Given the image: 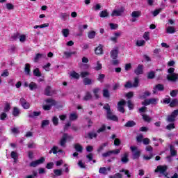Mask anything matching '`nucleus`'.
I'll list each match as a JSON object with an SVG mask.
<instances>
[{
    "label": "nucleus",
    "instance_id": "nucleus-45",
    "mask_svg": "<svg viewBox=\"0 0 178 178\" xmlns=\"http://www.w3.org/2000/svg\"><path fill=\"white\" fill-rule=\"evenodd\" d=\"M95 31H90L88 33V38H90V40H92V38H95Z\"/></svg>",
    "mask_w": 178,
    "mask_h": 178
},
{
    "label": "nucleus",
    "instance_id": "nucleus-57",
    "mask_svg": "<svg viewBox=\"0 0 178 178\" xmlns=\"http://www.w3.org/2000/svg\"><path fill=\"white\" fill-rule=\"evenodd\" d=\"M143 120L145 122H151V118L147 115H142Z\"/></svg>",
    "mask_w": 178,
    "mask_h": 178
},
{
    "label": "nucleus",
    "instance_id": "nucleus-24",
    "mask_svg": "<svg viewBox=\"0 0 178 178\" xmlns=\"http://www.w3.org/2000/svg\"><path fill=\"white\" fill-rule=\"evenodd\" d=\"M99 173L106 175H108V169L106 167H102L99 170Z\"/></svg>",
    "mask_w": 178,
    "mask_h": 178
},
{
    "label": "nucleus",
    "instance_id": "nucleus-36",
    "mask_svg": "<svg viewBox=\"0 0 178 178\" xmlns=\"http://www.w3.org/2000/svg\"><path fill=\"white\" fill-rule=\"evenodd\" d=\"M33 76L36 77H41V72H40V69L36 68L33 70Z\"/></svg>",
    "mask_w": 178,
    "mask_h": 178
},
{
    "label": "nucleus",
    "instance_id": "nucleus-15",
    "mask_svg": "<svg viewBox=\"0 0 178 178\" xmlns=\"http://www.w3.org/2000/svg\"><path fill=\"white\" fill-rule=\"evenodd\" d=\"M178 79V74L172 73L171 75L167 76V79L169 80V81H176Z\"/></svg>",
    "mask_w": 178,
    "mask_h": 178
},
{
    "label": "nucleus",
    "instance_id": "nucleus-22",
    "mask_svg": "<svg viewBox=\"0 0 178 178\" xmlns=\"http://www.w3.org/2000/svg\"><path fill=\"white\" fill-rule=\"evenodd\" d=\"M40 115H41V112L40 111H34V112H31L29 113V118H37V116H40Z\"/></svg>",
    "mask_w": 178,
    "mask_h": 178
},
{
    "label": "nucleus",
    "instance_id": "nucleus-34",
    "mask_svg": "<svg viewBox=\"0 0 178 178\" xmlns=\"http://www.w3.org/2000/svg\"><path fill=\"white\" fill-rule=\"evenodd\" d=\"M70 76L73 79H80V74H79V73H77L74 71H73L72 72L70 73Z\"/></svg>",
    "mask_w": 178,
    "mask_h": 178
},
{
    "label": "nucleus",
    "instance_id": "nucleus-2",
    "mask_svg": "<svg viewBox=\"0 0 178 178\" xmlns=\"http://www.w3.org/2000/svg\"><path fill=\"white\" fill-rule=\"evenodd\" d=\"M130 149L132 152V159H138L140 158V155H141V152L138 150V148L136 146H131Z\"/></svg>",
    "mask_w": 178,
    "mask_h": 178
},
{
    "label": "nucleus",
    "instance_id": "nucleus-18",
    "mask_svg": "<svg viewBox=\"0 0 178 178\" xmlns=\"http://www.w3.org/2000/svg\"><path fill=\"white\" fill-rule=\"evenodd\" d=\"M131 16L134 19H138V17L141 16V10L133 11L131 14Z\"/></svg>",
    "mask_w": 178,
    "mask_h": 178
},
{
    "label": "nucleus",
    "instance_id": "nucleus-26",
    "mask_svg": "<svg viewBox=\"0 0 178 178\" xmlns=\"http://www.w3.org/2000/svg\"><path fill=\"white\" fill-rule=\"evenodd\" d=\"M29 88H30L31 91L37 90V88H38L37 83H35V82H31L29 83Z\"/></svg>",
    "mask_w": 178,
    "mask_h": 178
},
{
    "label": "nucleus",
    "instance_id": "nucleus-13",
    "mask_svg": "<svg viewBox=\"0 0 178 178\" xmlns=\"http://www.w3.org/2000/svg\"><path fill=\"white\" fill-rule=\"evenodd\" d=\"M164 89H165V87L163 86V85L159 83L156 85L154 88H153V92L154 94H156L157 91H163Z\"/></svg>",
    "mask_w": 178,
    "mask_h": 178
},
{
    "label": "nucleus",
    "instance_id": "nucleus-28",
    "mask_svg": "<svg viewBox=\"0 0 178 178\" xmlns=\"http://www.w3.org/2000/svg\"><path fill=\"white\" fill-rule=\"evenodd\" d=\"M30 67H31L30 64L26 63L25 65L24 72H25V74H27L28 76L30 75Z\"/></svg>",
    "mask_w": 178,
    "mask_h": 178
},
{
    "label": "nucleus",
    "instance_id": "nucleus-51",
    "mask_svg": "<svg viewBox=\"0 0 178 178\" xmlns=\"http://www.w3.org/2000/svg\"><path fill=\"white\" fill-rule=\"evenodd\" d=\"M103 96L106 98H109V90L108 89L103 90Z\"/></svg>",
    "mask_w": 178,
    "mask_h": 178
},
{
    "label": "nucleus",
    "instance_id": "nucleus-32",
    "mask_svg": "<svg viewBox=\"0 0 178 178\" xmlns=\"http://www.w3.org/2000/svg\"><path fill=\"white\" fill-rule=\"evenodd\" d=\"M177 105H178L177 99H172L170 103V106H171V108H175V106H177Z\"/></svg>",
    "mask_w": 178,
    "mask_h": 178
},
{
    "label": "nucleus",
    "instance_id": "nucleus-39",
    "mask_svg": "<svg viewBox=\"0 0 178 178\" xmlns=\"http://www.w3.org/2000/svg\"><path fill=\"white\" fill-rule=\"evenodd\" d=\"M44 56V54H37L34 58V62H38Z\"/></svg>",
    "mask_w": 178,
    "mask_h": 178
},
{
    "label": "nucleus",
    "instance_id": "nucleus-29",
    "mask_svg": "<svg viewBox=\"0 0 178 178\" xmlns=\"http://www.w3.org/2000/svg\"><path fill=\"white\" fill-rule=\"evenodd\" d=\"M91 98H92V95H91L90 92H87L85 97H83V101H90Z\"/></svg>",
    "mask_w": 178,
    "mask_h": 178
},
{
    "label": "nucleus",
    "instance_id": "nucleus-6",
    "mask_svg": "<svg viewBox=\"0 0 178 178\" xmlns=\"http://www.w3.org/2000/svg\"><path fill=\"white\" fill-rule=\"evenodd\" d=\"M158 101H159V99L156 98L147 99L142 102V105H145V106H147V105H156Z\"/></svg>",
    "mask_w": 178,
    "mask_h": 178
},
{
    "label": "nucleus",
    "instance_id": "nucleus-12",
    "mask_svg": "<svg viewBox=\"0 0 178 178\" xmlns=\"http://www.w3.org/2000/svg\"><path fill=\"white\" fill-rule=\"evenodd\" d=\"M20 102L24 109H29V108H30V103H29L24 98H21Z\"/></svg>",
    "mask_w": 178,
    "mask_h": 178
},
{
    "label": "nucleus",
    "instance_id": "nucleus-42",
    "mask_svg": "<svg viewBox=\"0 0 178 178\" xmlns=\"http://www.w3.org/2000/svg\"><path fill=\"white\" fill-rule=\"evenodd\" d=\"M143 38H144V40H145V41H149V40H150V38H149V32H145V33H143Z\"/></svg>",
    "mask_w": 178,
    "mask_h": 178
},
{
    "label": "nucleus",
    "instance_id": "nucleus-43",
    "mask_svg": "<svg viewBox=\"0 0 178 178\" xmlns=\"http://www.w3.org/2000/svg\"><path fill=\"white\" fill-rule=\"evenodd\" d=\"M97 134H86L85 135L86 138H88L89 140H92V138H97Z\"/></svg>",
    "mask_w": 178,
    "mask_h": 178
},
{
    "label": "nucleus",
    "instance_id": "nucleus-61",
    "mask_svg": "<svg viewBox=\"0 0 178 178\" xmlns=\"http://www.w3.org/2000/svg\"><path fill=\"white\" fill-rule=\"evenodd\" d=\"M123 176L120 173H116L113 176H111L110 178H122Z\"/></svg>",
    "mask_w": 178,
    "mask_h": 178
},
{
    "label": "nucleus",
    "instance_id": "nucleus-52",
    "mask_svg": "<svg viewBox=\"0 0 178 178\" xmlns=\"http://www.w3.org/2000/svg\"><path fill=\"white\" fill-rule=\"evenodd\" d=\"M140 83V80L138 79V78H135L134 79V83L132 84L133 85V87H138V84Z\"/></svg>",
    "mask_w": 178,
    "mask_h": 178
},
{
    "label": "nucleus",
    "instance_id": "nucleus-19",
    "mask_svg": "<svg viewBox=\"0 0 178 178\" xmlns=\"http://www.w3.org/2000/svg\"><path fill=\"white\" fill-rule=\"evenodd\" d=\"M170 152L171 156H176L177 155V150L175 148V146L170 145Z\"/></svg>",
    "mask_w": 178,
    "mask_h": 178
},
{
    "label": "nucleus",
    "instance_id": "nucleus-8",
    "mask_svg": "<svg viewBox=\"0 0 178 178\" xmlns=\"http://www.w3.org/2000/svg\"><path fill=\"white\" fill-rule=\"evenodd\" d=\"M124 13V7H121L119 10H114L111 13V16H122Z\"/></svg>",
    "mask_w": 178,
    "mask_h": 178
},
{
    "label": "nucleus",
    "instance_id": "nucleus-47",
    "mask_svg": "<svg viewBox=\"0 0 178 178\" xmlns=\"http://www.w3.org/2000/svg\"><path fill=\"white\" fill-rule=\"evenodd\" d=\"M6 8L8 9V10H13V9H15V6H13V4L10 3H7L6 4Z\"/></svg>",
    "mask_w": 178,
    "mask_h": 178
},
{
    "label": "nucleus",
    "instance_id": "nucleus-53",
    "mask_svg": "<svg viewBox=\"0 0 178 178\" xmlns=\"http://www.w3.org/2000/svg\"><path fill=\"white\" fill-rule=\"evenodd\" d=\"M111 155H112V152L111 150L102 154L103 158H108V156H111Z\"/></svg>",
    "mask_w": 178,
    "mask_h": 178
},
{
    "label": "nucleus",
    "instance_id": "nucleus-3",
    "mask_svg": "<svg viewBox=\"0 0 178 178\" xmlns=\"http://www.w3.org/2000/svg\"><path fill=\"white\" fill-rule=\"evenodd\" d=\"M72 140H73L72 136L64 134L60 140V145L65 147H66V143H67V141H72Z\"/></svg>",
    "mask_w": 178,
    "mask_h": 178
},
{
    "label": "nucleus",
    "instance_id": "nucleus-30",
    "mask_svg": "<svg viewBox=\"0 0 178 178\" xmlns=\"http://www.w3.org/2000/svg\"><path fill=\"white\" fill-rule=\"evenodd\" d=\"M83 84L85 86H90V84H92V81L90 78H85L83 79Z\"/></svg>",
    "mask_w": 178,
    "mask_h": 178
},
{
    "label": "nucleus",
    "instance_id": "nucleus-49",
    "mask_svg": "<svg viewBox=\"0 0 178 178\" xmlns=\"http://www.w3.org/2000/svg\"><path fill=\"white\" fill-rule=\"evenodd\" d=\"M62 34L64 37H68L69 35V29H64L62 30Z\"/></svg>",
    "mask_w": 178,
    "mask_h": 178
},
{
    "label": "nucleus",
    "instance_id": "nucleus-10",
    "mask_svg": "<svg viewBox=\"0 0 178 178\" xmlns=\"http://www.w3.org/2000/svg\"><path fill=\"white\" fill-rule=\"evenodd\" d=\"M178 116V110L174 111L171 115L168 116V122H175V120Z\"/></svg>",
    "mask_w": 178,
    "mask_h": 178
},
{
    "label": "nucleus",
    "instance_id": "nucleus-5",
    "mask_svg": "<svg viewBox=\"0 0 178 178\" xmlns=\"http://www.w3.org/2000/svg\"><path fill=\"white\" fill-rule=\"evenodd\" d=\"M166 170H168V165H159L157 166V168L155 170V172H160V175H163L164 176L166 177V175H168Z\"/></svg>",
    "mask_w": 178,
    "mask_h": 178
},
{
    "label": "nucleus",
    "instance_id": "nucleus-35",
    "mask_svg": "<svg viewBox=\"0 0 178 178\" xmlns=\"http://www.w3.org/2000/svg\"><path fill=\"white\" fill-rule=\"evenodd\" d=\"M77 113H72L70 114V120L73 121L77 119Z\"/></svg>",
    "mask_w": 178,
    "mask_h": 178
},
{
    "label": "nucleus",
    "instance_id": "nucleus-14",
    "mask_svg": "<svg viewBox=\"0 0 178 178\" xmlns=\"http://www.w3.org/2000/svg\"><path fill=\"white\" fill-rule=\"evenodd\" d=\"M54 91L52 90L51 88V86H47L44 90V95H47V97H51V95H54Z\"/></svg>",
    "mask_w": 178,
    "mask_h": 178
},
{
    "label": "nucleus",
    "instance_id": "nucleus-56",
    "mask_svg": "<svg viewBox=\"0 0 178 178\" xmlns=\"http://www.w3.org/2000/svg\"><path fill=\"white\" fill-rule=\"evenodd\" d=\"M154 77H155V72H150L148 73L147 79H154Z\"/></svg>",
    "mask_w": 178,
    "mask_h": 178
},
{
    "label": "nucleus",
    "instance_id": "nucleus-38",
    "mask_svg": "<svg viewBox=\"0 0 178 178\" xmlns=\"http://www.w3.org/2000/svg\"><path fill=\"white\" fill-rule=\"evenodd\" d=\"M136 45H137V47H143V45H145V40H137Z\"/></svg>",
    "mask_w": 178,
    "mask_h": 178
},
{
    "label": "nucleus",
    "instance_id": "nucleus-60",
    "mask_svg": "<svg viewBox=\"0 0 178 178\" xmlns=\"http://www.w3.org/2000/svg\"><path fill=\"white\" fill-rule=\"evenodd\" d=\"M178 94V90H173L172 91L170 92V96L171 97H177Z\"/></svg>",
    "mask_w": 178,
    "mask_h": 178
},
{
    "label": "nucleus",
    "instance_id": "nucleus-21",
    "mask_svg": "<svg viewBox=\"0 0 178 178\" xmlns=\"http://www.w3.org/2000/svg\"><path fill=\"white\" fill-rule=\"evenodd\" d=\"M118 54H119V51L118 49H113L111 52V57L112 59H116L118 58Z\"/></svg>",
    "mask_w": 178,
    "mask_h": 178
},
{
    "label": "nucleus",
    "instance_id": "nucleus-40",
    "mask_svg": "<svg viewBox=\"0 0 178 178\" xmlns=\"http://www.w3.org/2000/svg\"><path fill=\"white\" fill-rule=\"evenodd\" d=\"M13 115L14 116H18L19 115H20V110H19L17 107H15L13 108Z\"/></svg>",
    "mask_w": 178,
    "mask_h": 178
},
{
    "label": "nucleus",
    "instance_id": "nucleus-41",
    "mask_svg": "<svg viewBox=\"0 0 178 178\" xmlns=\"http://www.w3.org/2000/svg\"><path fill=\"white\" fill-rule=\"evenodd\" d=\"M18 155L17 153L15 151H13L11 152V158H13V159H14L15 162H16V161H17V158H18Z\"/></svg>",
    "mask_w": 178,
    "mask_h": 178
},
{
    "label": "nucleus",
    "instance_id": "nucleus-58",
    "mask_svg": "<svg viewBox=\"0 0 178 178\" xmlns=\"http://www.w3.org/2000/svg\"><path fill=\"white\" fill-rule=\"evenodd\" d=\"M54 162H49L46 165V169H53Z\"/></svg>",
    "mask_w": 178,
    "mask_h": 178
},
{
    "label": "nucleus",
    "instance_id": "nucleus-17",
    "mask_svg": "<svg viewBox=\"0 0 178 178\" xmlns=\"http://www.w3.org/2000/svg\"><path fill=\"white\" fill-rule=\"evenodd\" d=\"M165 33L167 34H175L176 33V29L175 26H168L165 29Z\"/></svg>",
    "mask_w": 178,
    "mask_h": 178
},
{
    "label": "nucleus",
    "instance_id": "nucleus-50",
    "mask_svg": "<svg viewBox=\"0 0 178 178\" xmlns=\"http://www.w3.org/2000/svg\"><path fill=\"white\" fill-rule=\"evenodd\" d=\"M149 95H151V92L146 91L144 92V95L140 96V99H145V98H147V97H149Z\"/></svg>",
    "mask_w": 178,
    "mask_h": 178
},
{
    "label": "nucleus",
    "instance_id": "nucleus-48",
    "mask_svg": "<svg viewBox=\"0 0 178 178\" xmlns=\"http://www.w3.org/2000/svg\"><path fill=\"white\" fill-rule=\"evenodd\" d=\"M99 88H97L93 90V94L95 95V98H99Z\"/></svg>",
    "mask_w": 178,
    "mask_h": 178
},
{
    "label": "nucleus",
    "instance_id": "nucleus-59",
    "mask_svg": "<svg viewBox=\"0 0 178 178\" xmlns=\"http://www.w3.org/2000/svg\"><path fill=\"white\" fill-rule=\"evenodd\" d=\"M49 67H51V63H49L43 66V69H44L46 72H49Z\"/></svg>",
    "mask_w": 178,
    "mask_h": 178
},
{
    "label": "nucleus",
    "instance_id": "nucleus-46",
    "mask_svg": "<svg viewBox=\"0 0 178 178\" xmlns=\"http://www.w3.org/2000/svg\"><path fill=\"white\" fill-rule=\"evenodd\" d=\"M60 19H62V20H66V19H67V17H69V14L61 13L60 14Z\"/></svg>",
    "mask_w": 178,
    "mask_h": 178
},
{
    "label": "nucleus",
    "instance_id": "nucleus-63",
    "mask_svg": "<svg viewBox=\"0 0 178 178\" xmlns=\"http://www.w3.org/2000/svg\"><path fill=\"white\" fill-rule=\"evenodd\" d=\"M26 35H21L19 36L20 42H24V41H26Z\"/></svg>",
    "mask_w": 178,
    "mask_h": 178
},
{
    "label": "nucleus",
    "instance_id": "nucleus-44",
    "mask_svg": "<svg viewBox=\"0 0 178 178\" xmlns=\"http://www.w3.org/2000/svg\"><path fill=\"white\" fill-rule=\"evenodd\" d=\"M54 173L55 176H62V169L54 170Z\"/></svg>",
    "mask_w": 178,
    "mask_h": 178
},
{
    "label": "nucleus",
    "instance_id": "nucleus-25",
    "mask_svg": "<svg viewBox=\"0 0 178 178\" xmlns=\"http://www.w3.org/2000/svg\"><path fill=\"white\" fill-rule=\"evenodd\" d=\"M99 16L100 17H108V16H109V13H108V10H104L100 12Z\"/></svg>",
    "mask_w": 178,
    "mask_h": 178
},
{
    "label": "nucleus",
    "instance_id": "nucleus-4",
    "mask_svg": "<svg viewBox=\"0 0 178 178\" xmlns=\"http://www.w3.org/2000/svg\"><path fill=\"white\" fill-rule=\"evenodd\" d=\"M45 102L49 104L43 106L44 111H50L51 107L55 106V105H56V102L52 99H47L45 100Z\"/></svg>",
    "mask_w": 178,
    "mask_h": 178
},
{
    "label": "nucleus",
    "instance_id": "nucleus-33",
    "mask_svg": "<svg viewBox=\"0 0 178 178\" xmlns=\"http://www.w3.org/2000/svg\"><path fill=\"white\" fill-rule=\"evenodd\" d=\"M58 149H59V147L58 146H54L51 149L49 152V154L54 153V154H58Z\"/></svg>",
    "mask_w": 178,
    "mask_h": 178
},
{
    "label": "nucleus",
    "instance_id": "nucleus-54",
    "mask_svg": "<svg viewBox=\"0 0 178 178\" xmlns=\"http://www.w3.org/2000/svg\"><path fill=\"white\" fill-rule=\"evenodd\" d=\"M95 70H101L102 69V64L99 63V61H97V66L95 67Z\"/></svg>",
    "mask_w": 178,
    "mask_h": 178
},
{
    "label": "nucleus",
    "instance_id": "nucleus-62",
    "mask_svg": "<svg viewBox=\"0 0 178 178\" xmlns=\"http://www.w3.org/2000/svg\"><path fill=\"white\" fill-rule=\"evenodd\" d=\"M11 131L14 134H19V128H17V127L11 128Z\"/></svg>",
    "mask_w": 178,
    "mask_h": 178
},
{
    "label": "nucleus",
    "instance_id": "nucleus-9",
    "mask_svg": "<svg viewBox=\"0 0 178 178\" xmlns=\"http://www.w3.org/2000/svg\"><path fill=\"white\" fill-rule=\"evenodd\" d=\"M126 104V101L124 100H121L118 102V111L119 112H121V113H124V105Z\"/></svg>",
    "mask_w": 178,
    "mask_h": 178
},
{
    "label": "nucleus",
    "instance_id": "nucleus-31",
    "mask_svg": "<svg viewBox=\"0 0 178 178\" xmlns=\"http://www.w3.org/2000/svg\"><path fill=\"white\" fill-rule=\"evenodd\" d=\"M108 145V143H104L102 144L99 148L97 149V152L99 154V152H102L104 151V147H106Z\"/></svg>",
    "mask_w": 178,
    "mask_h": 178
},
{
    "label": "nucleus",
    "instance_id": "nucleus-11",
    "mask_svg": "<svg viewBox=\"0 0 178 178\" xmlns=\"http://www.w3.org/2000/svg\"><path fill=\"white\" fill-rule=\"evenodd\" d=\"M129 153L125 152L123 154L121 155V162L124 165H126V163H129Z\"/></svg>",
    "mask_w": 178,
    "mask_h": 178
},
{
    "label": "nucleus",
    "instance_id": "nucleus-37",
    "mask_svg": "<svg viewBox=\"0 0 178 178\" xmlns=\"http://www.w3.org/2000/svg\"><path fill=\"white\" fill-rule=\"evenodd\" d=\"M136 126V122L134 121H128L125 124V127H133Z\"/></svg>",
    "mask_w": 178,
    "mask_h": 178
},
{
    "label": "nucleus",
    "instance_id": "nucleus-1",
    "mask_svg": "<svg viewBox=\"0 0 178 178\" xmlns=\"http://www.w3.org/2000/svg\"><path fill=\"white\" fill-rule=\"evenodd\" d=\"M104 109L106 111V117L109 120H113V122H118L119 118L112 113V110H111V106L109 104H106L104 106Z\"/></svg>",
    "mask_w": 178,
    "mask_h": 178
},
{
    "label": "nucleus",
    "instance_id": "nucleus-20",
    "mask_svg": "<svg viewBox=\"0 0 178 178\" xmlns=\"http://www.w3.org/2000/svg\"><path fill=\"white\" fill-rule=\"evenodd\" d=\"M120 173H124V175H126L127 177L128 178L131 177V173H130V171L129 170L122 168V170H120Z\"/></svg>",
    "mask_w": 178,
    "mask_h": 178
},
{
    "label": "nucleus",
    "instance_id": "nucleus-27",
    "mask_svg": "<svg viewBox=\"0 0 178 178\" xmlns=\"http://www.w3.org/2000/svg\"><path fill=\"white\" fill-rule=\"evenodd\" d=\"M95 52L97 55H102L103 50H102V46L99 45V47H97L95 50Z\"/></svg>",
    "mask_w": 178,
    "mask_h": 178
},
{
    "label": "nucleus",
    "instance_id": "nucleus-23",
    "mask_svg": "<svg viewBox=\"0 0 178 178\" xmlns=\"http://www.w3.org/2000/svg\"><path fill=\"white\" fill-rule=\"evenodd\" d=\"M74 149H76V152H83V147L79 143L74 145Z\"/></svg>",
    "mask_w": 178,
    "mask_h": 178
},
{
    "label": "nucleus",
    "instance_id": "nucleus-55",
    "mask_svg": "<svg viewBox=\"0 0 178 178\" xmlns=\"http://www.w3.org/2000/svg\"><path fill=\"white\" fill-rule=\"evenodd\" d=\"M165 129L167 130H172V129H175V124L174 123L169 124L165 127Z\"/></svg>",
    "mask_w": 178,
    "mask_h": 178
},
{
    "label": "nucleus",
    "instance_id": "nucleus-16",
    "mask_svg": "<svg viewBox=\"0 0 178 178\" xmlns=\"http://www.w3.org/2000/svg\"><path fill=\"white\" fill-rule=\"evenodd\" d=\"M144 66L138 65V67L134 70V73L137 75L143 74Z\"/></svg>",
    "mask_w": 178,
    "mask_h": 178
},
{
    "label": "nucleus",
    "instance_id": "nucleus-64",
    "mask_svg": "<svg viewBox=\"0 0 178 178\" xmlns=\"http://www.w3.org/2000/svg\"><path fill=\"white\" fill-rule=\"evenodd\" d=\"M28 148H29V149L35 148V143H28Z\"/></svg>",
    "mask_w": 178,
    "mask_h": 178
},
{
    "label": "nucleus",
    "instance_id": "nucleus-7",
    "mask_svg": "<svg viewBox=\"0 0 178 178\" xmlns=\"http://www.w3.org/2000/svg\"><path fill=\"white\" fill-rule=\"evenodd\" d=\"M44 162H45V158L41 157L40 159L36 161L31 162L29 166H31V168H36V166L42 164Z\"/></svg>",
    "mask_w": 178,
    "mask_h": 178
}]
</instances>
